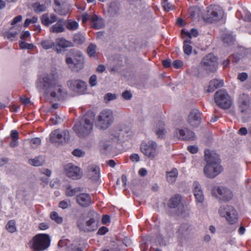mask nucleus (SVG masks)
<instances>
[{
    "label": "nucleus",
    "mask_w": 251,
    "mask_h": 251,
    "mask_svg": "<svg viewBox=\"0 0 251 251\" xmlns=\"http://www.w3.org/2000/svg\"><path fill=\"white\" fill-rule=\"evenodd\" d=\"M214 167L215 166L213 165H210L207 171L205 170V166L204 167L203 169L204 174L207 177L214 178L222 172V168L221 166H220V169H219L218 172H215L214 169Z\"/></svg>",
    "instance_id": "nucleus-29"
},
{
    "label": "nucleus",
    "mask_w": 251,
    "mask_h": 251,
    "mask_svg": "<svg viewBox=\"0 0 251 251\" xmlns=\"http://www.w3.org/2000/svg\"><path fill=\"white\" fill-rule=\"evenodd\" d=\"M54 11L60 15L65 16L68 14L69 10L67 5L62 3V5L60 7H55Z\"/></svg>",
    "instance_id": "nucleus-35"
},
{
    "label": "nucleus",
    "mask_w": 251,
    "mask_h": 251,
    "mask_svg": "<svg viewBox=\"0 0 251 251\" xmlns=\"http://www.w3.org/2000/svg\"><path fill=\"white\" fill-rule=\"evenodd\" d=\"M72 154L75 156L77 157H81L83 156L84 153L80 150L79 149H75L74 150Z\"/></svg>",
    "instance_id": "nucleus-60"
},
{
    "label": "nucleus",
    "mask_w": 251,
    "mask_h": 251,
    "mask_svg": "<svg viewBox=\"0 0 251 251\" xmlns=\"http://www.w3.org/2000/svg\"><path fill=\"white\" fill-rule=\"evenodd\" d=\"M205 153V161L207 164L205 166V170L207 171L208 168L210 165H213L215 166L214 167L216 172H218L220 169L221 161L219 158V155L213 151H210L208 150H206L204 151Z\"/></svg>",
    "instance_id": "nucleus-8"
},
{
    "label": "nucleus",
    "mask_w": 251,
    "mask_h": 251,
    "mask_svg": "<svg viewBox=\"0 0 251 251\" xmlns=\"http://www.w3.org/2000/svg\"><path fill=\"white\" fill-rule=\"evenodd\" d=\"M97 46L94 43H90L87 49V53L90 57H96L97 55Z\"/></svg>",
    "instance_id": "nucleus-37"
},
{
    "label": "nucleus",
    "mask_w": 251,
    "mask_h": 251,
    "mask_svg": "<svg viewBox=\"0 0 251 251\" xmlns=\"http://www.w3.org/2000/svg\"><path fill=\"white\" fill-rule=\"evenodd\" d=\"M70 205L71 203L69 201H62L59 202V207L63 209H65L70 206Z\"/></svg>",
    "instance_id": "nucleus-55"
},
{
    "label": "nucleus",
    "mask_w": 251,
    "mask_h": 251,
    "mask_svg": "<svg viewBox=\"0 0 251 251\" xmlns=\"http://www.w3.org/2000/svg\"><path fill=\"white\" fill-rule=\"evenodd\" d=\"M78 27V24L75 21L68 22L66 25V28L70 30H76Z\"/></svg>",
    "instance_id": "nucleus-48"
},
{
    "label": "nucleus",
    "mask_w": 251,
    "mask_h": 251,
    "mask_svg": "<svg viewBox=\"0 0 251 251\" xmlns=\"http://www.w3.org/2000/svg\"><path fill=\"white\" fill-rule=\"evenodd\" d=\"M215 190L220 196V199L224 201H228L232 198L231 191L226 187L219 186L216 188Z\"/></svg>",
    "instance_id": "nucleus-22"
},
{
    "label": "nucleus",
    "mask_w": 251,
    "mask_h": 251,
    "mask_svg": "<svg viewBox=\"0 0 251 251\" xmlns=\"http://www.w3.org/2000/svg\"><path fill=\"white\" fill-rule=\"evenodd\" d=\"M142 152L150 159H153L157 154V144L152 140L143 142L140 146Z\"/></svg>",
    "instance_id": "nucleus-9"
},
{
    "label": "nucleus",
    "mask_w": 251,
    "mask_h": 251,
    "mask_svg": "<svg viewBox=\"0 0 251 251\" xmlns=\"http://www.w3.org/2000/svg\"><path fill=\"white\" fill-rule=\"evenodd\" d=\"M75 67L77 69V72L83 68L84 58L82 54L78 52L74 59Z\"/></svg>",
    "instance_id": "nucleus-30"
},
{
    "label": "nucleus",
    "mask_w": 251,
    "mask_h": 251,
    "mask_svg": "<svg viewBox=\"0 0 251 251\" xmlns=\"http://www.w3.org/2000/svg\"><path fill=\"white\" fill-rule=\"evenodd\" d=\"M97 76L95 75H92L89 79V84L93 87L97 84Z\"/></svg>",
    "instance_id": "nucleus-59"
},
{
    "label": "nucleus",
    "mask_w": 251,
    "mask_h": 251,
    "mask_svg": "<svg viewBox=\"0 0 251 251\" xmlns=\"http://www.w3.org/2000/svg\"><path fill=\"white\" fill-rule=\"evenodd\" d=\"M218 213L220 217L225 218L229 224H236L238 219V214L236 210L231 205L224 204L218 209Z\"/></svg>",
    "instance_id": "nucleus-5"
},
{
    "label": "nucleus",
    "mask_w": 251,
    "mask_h": 251,
    "mask_svg": "<svg viewBox=\"0 0 251 251\" xmlns=\"http://www.w3.org/2000/svg\"><path fill=\"white\" fill-rule=\"evenodd\" d=\"M64 24L57 22L50 28V31L52 33H59L65 31Z\"/></svg>",
    "instance_id": "nucleus-36"
},
{
    "label": "nucleus",
    "mask_w": 251,
    "mask_h": 251,
    "mask_svg": "<svg viewBox=\"0 0 251 251\" xmlns=\"http://www.w3.org/2000/svg\"><path fill=\"white\" fill-rule=\"evenodd\" d=\"M88 176L89 179L97 181L100 178V171L99 167L91 166L88 167Z\"/></svg>",
    "instance_id": "nucleus-26"
},
{
    "label": "nucleus",
    "mask_w": 251,
    "mask_h": 251,
    "mask_svg": "<svg viewBox=\"0 0 251 251\" xmlns=\"http://www.w3.org/2000/svg\"><path fill=\"white\" fill-rule=\"evenodd\" d=\"M45 162V158L43 156L39 155L35 157L34 158L29 159L28 162L29 164L38 167L43 165Z\"/></svg>",
    "instance_id": "nucleus-32"
},
{
    "label": "nucleus",
    "mask_w": 251,
    "mask_h": 251,
    "mask_svg": "<svg viewBox=\"0 0 251 251\" xmlns=\"http://www.w3.org/2000/svg\"><path fill=\"white\" fill-rule=\"evenodd\" d=\"M37 20L38 18L36 16H34L32 19H26L24 23V25L25 27H26L30 23H36Z\"/></svg>",
    "instance_id": "nucleus-53"
},
{
    "label": "nucleus",
    "mask_w": 251,
    "mask_h": 251,
    "mask_svg": "<svg viewBox=\"0 0 251 251\" xmlns=\"http://www.w3.org/2000/svg\"><path fill=\"white\" fill-rule=\"evenodd\" d=\"M155 240L156 242L161 246H165L167 245L169 242V239L168 238L164 239L162 235L161 234H158Z\"/></svg>",
    "instance_id": "nucleus-43"
},
{
    "label": "nucleus",
    "mask_w": 251,
    "mask_h": 251,
    "mask_svg": "<svg viewBox=\"0 0 251 251\" xmlns=\"http://www.w3.org/2000/svg\"><path fill=\"white\" fill-rule=\"evenodd\" d=\"M116 98V95L111 93H108L106 94L104 96V100L106 102H108L111 100H114Z\"/></svg>",
    "instance_id": "nucleus-51"
},
{
    "label": "nucleus",
    "mask_w": 251,
    "mask_h": 251,
    "mask_svg": "<svg viewBox=\"0 0 251 251\" xmlns=\"http://www.w3.org/2000/svg\"><path fill=\"white\" fill-rule=\"evenodd\" d=\"M178 176V172L176 169L173 168L170 172L167 173L166 177L167 181L170 183L175 182Z\"/></svg>",
    "instance_id": "nucleus-34"
},
{
    "label": "nucleus",
    "mask_w": 251,
    "mask_h": 251,
    "mask_svg": "<svg viewBox=\"0 0 251 251\" xmlns=\"http://www.w3.org/2000/svg\"><path fill=\"white\" fill-rule=\"evenodd\" d=\"M50 218L57 224H60L63 222V218L59 216L56 212H52L50 215Z\"/></svg>",
    "instance_id": "nucleus-45"
},
{
    "label": "nucleus",
    "mask_w": 251,
    "mask_h": 251,
    "mask_svg": "<svg viewBox=\"0 0 251 251\" xmlns=\"http://www.w3.org/2000/svg\"><path fill=\"white\" fill-rule=\"evenodd\" d=\"M70 138L69 132L67 130L56 129L50 135V141L54 144H64L67 143Z\"/></svg>",
    "instance_id": "nucleus-7"
},
{
    "label": "nucleus",
    "mask_w": 251,
    "mask_h": 251,
    "mask_svg": "<svg viewBox=\"0 0 251 251\" xmlns=\"http://www.w3.org/2000/svg\"><path fill=\"white\" fill-rule=\"evenodd\" d=\"M66 173L67 176L73 179H78L82 175V173L80 168L71 163L66 166Z\"/></svg>",
    "instance_id": "nucleus-16"
},
{
    "label": "nucleus",
    "mask_w": 251,
    "mask_h": 251,
    "mask_svg": "<svg viewBox=\"0 0 251 251\" xmlns=\"http://www.w3.org/2000/svg\"><path fill=\"white\" fill-rule=\"evenodd\" d=\"M53 91L50 93V97L53 100H61L65 99L68 94L67 91L58 84L53 89Z\"/></svg>",
    "instance_id": "nucleus-17"
},
{
    "label": "nucleus",
    "mask_w": 251,
    "mask_h": 251,
    "mask_svg": "<svg viewBox=\"0 0 251 251\" xmlns=\"http://www.w3.org/2000/svg\"><path fill=\"white\" fill-rule=\"evenodd\" d=\"M201 113L197 109H193L188 116V122L193 127H197L201 123Z\"/></svg>",
    "instance_id": "nucleus-19"
},
{
    "label": "nucleus",
    "mask_w": 251,
    "mask_h": 251,
    "mask_svg": "<svg viewBox=\"0 0 251 251\" xmlns=\"http://www.w3.org/2000/svg\"><path fill=\"white\" fill-rule=\"evenodd\" d=\"M216 104L223 109H228L232 104V100L228 93L224 90H219L215 94Z\"/></svg>",
    "instance_id": "nucleus-6"
},
{
    "label": "nucleus",
    "mask_w": 251,
    "mask_h": 251,
    "mask_svg": "<svg viewBox=\"0 0 251 251\" xmlns=\"http://www.w3.org/2000/svg\"><path fill=\"white\" fill-rule=\"evenodd\" d=\"M83 191V189L81 187L73 188L71 186L67 187L66 190V194L68 197H73L77 193Z\"/></svg>",
    "instance_id": "nucleus-38"
},
{
    "label": "nucleus",
    "mask_w": 251,
    "mask_h": 251,
    "mask_svg": "<svg viewBox=\"0 0 251 251\" xmlns=\"http://www.w3.org/2000/svg\"><path fill=\"white\" fill-rule=\"evenodd\" d=\"M73 44L78 46L83 44L86 41L84 34L80 32L75 34L73 37Z\"/></svg>",
    "instance_id": "nucleus-31"
},
{
    "label": "nucleus",
    "mask_w": 251,
    "mask_h": 251,
    "mask_svg": "<svg viewBox=\"0 0 251 251\" xmlns=\"http://www.w3.org/2000/svg\"><path fill=\"white\" fill-rule=\"evenodd\" d=\"M93 120L85 115L75 123L73 129L79 137L84 138L90 135L93 129Z\"/></svg>",
    "instance_id": "nucleus-1"
},
{
    "label": "nucleus",
    "mask_w": 251,
    "mask_h": 251,
    "mask_svg": "<svg viewBox=\"0 0 251 251\" xmlns=\"http://www.w3.org/2000/svg\"><path fill=\"white\" fill-rule=\"evenodd\" d=\"M248 77V75L246 73H240L238 75V79H239L241 81H245Z\"/></svg>",
    "instance_id": "nucleus-62"
},
{
    "label": "nucleus",
    "mask_w": 251,
    "mask_h": 251,
    "mask_svg": "<svg viewBox=\"0 0 251 251\" xmlns=\"http://www.w3.org/2000/svg\"><path fill=\"white\" fill-rule=\"evenodd\" d=\"M181 197L179 195H176L172 197L169 202V206L172 208L178 207L179 209L178 214H180L183 212V206L181 204Z\"/></svg>",
    "instance_id": "nucleus-23"
},
{
    "label": "nucleus",
    "mask_w": 251,
    "mask_h": 251,
    "mask_svg": "<svg viewBox=\"0 0 251 251\" xmlns=\"http://www.w3.org/2000/svg\"><path fill=\"white\" fill-rule=\"evenodd\" d=\"M207 18L210 22H217L223 16L224 12L221 7L217 5H211L207 8Z\"/></svg>",
    "instance_id": "nucleus-13"
},
{
    "label": "nucleus",
    "mask_w": 251,
    "mask_h": 251,
    "mask_svg": "<svg viewBox=\"0 0 251 251\" xmlns=\"http://www.w3.org/2000/svg\"><path fill=\"white\" fill-rule=\"evenodd\" d=\"M224 81L223 80H219L217 79H213L210 81L208 89L206 90V92L208 93L212 92L216 89L222 87Z\"/></svg>",
    "instance_id": "nucleus-28"
},
{
    "label": "nucleus",
    "mask_w": 251,
    "mask_h": 251,
    "mask_svg": "<svg viewBox=\"0 0 251 251\" xmlns=\"http://www.w3.org/2000/svg\"><path fill=\"white\" fill-rule=\"evenodd\" d=\"M164 126V124L161 121H159L156 125V128L155 132L158 138H162L165 134L166 131Z\"/></svg>",
    "instance_id": "nucleus-33"
},
{
    "label": "nucleus",
    "mask_w": 251,
    "mask_h": 251,
    "mask_svg": "<svg viewBox=\"0 0 251 251\" xmlns=\"http://www.w3.org/2000/svg\"><path fill=\"white\" fill-rule=\"evenodd\" d=\"M122 97L126 100H129L132 98V94L129 91L126 90L122 93Z\"/></svg>",
    "instance_id": "nucleus-58"
},
{
    "label": "nucleus",
    "mask_w": 251,
    "mask_h": 251,
    "mask_svg": "<svg viewBox=\"0 0 251 251\" xmlns=\"http://www.w3.org/2000/svg\"><path fill=\"white\" fill-rule=\"evenodd\" d=\"M68 251H83V250L79 247L71 245L68 248Z\"/></svg>",
    "instance_id": "nucleus-64"
},
{
    "label": "nucleus",
    "mask_w": 251,
    "mask_h": 251,
    "mask_svg": "<svg viewBox=\"0 0 251 251\" xmlns=\"http://www.w3.org/2000/svg\"><path fill=\"white\" fill-rule=\"evenodd\" d=\"M234 41V37L230 34H226L223 38V41L225 43H226L227 45H230Z\"/></svg>",
    "instance_id": "nucleus-49"
},
{
    "label": "nucleus",
    "mask_w": 251,
    "mask_h": 251,
    "mask_svg": "<svg viewBox=\"0 0 251 251\" xmlns=\"http://www.w3.org/2000/svg\"><path fill=\"white\" fill-rule=\"evenodd\" d=\"M175 68L178 69L180 68L183 65V62L179 60H176L172 64Z\"/></svg>",
    "instance_id": "nucleus-61"
},
{
    "label": "nucleus",
    "mask_w": 251,
    "mask_h": 251,
    "mask_svg": "<svg viewBox=\"0 0 251 251\" xmlns=\"http://www.w3.org/2000/svg\"><path fill=\"white\" fill-rule=\"evenodd\" d=\"M55 50L57 53H60L63 50L69 47H74L73 43L64 38H58L55 41Z\"/></svg>",
    "instance_id": "nucleus-21"
},
{
    "label": "nucleus",
    "mask_w": 251,
    "mask_h": 251,
    "mask_svg": "<svg viewBox=\"0 0 251 251\" xmlns=\"http://www.w3.org/2000/svg\"><path fill=\"white\" fill-rule=\"evenodd\" d=\"M192 226L187 223L181 225L178 229V236L180 238L186 237L192 230Z\"/></svg>",
    "instance_id": "nucleus-25"
},
{
    "label": "nucleus",
    "mask_w": 251,
    "mask_h": 251,
    "mask_svg": "<svg viewBox=\"0 0 251 251\" xmlns=\"http://www.w3.org/2000/svg\"><path fill=\"white\" fill-rule=\"evenodd\" d=\"M19 45L20 48L22 49L31 50L34 47V45L32 44H28L24 41H20Z\"/></svg>",
    "instance_id": "nucleus-50"
},
{
    "label": "nucleus",
    "mask_w": 251,
    "mask_h": 251,
    "mask_svg": "<svg viewBox=\"0 0 251 251\" xmlns=\"http://www.w3.org/2000/svg\"><path fill=\"white\" fill-rule=\"evenodd\" d=\"M50 238L47 234H38L30 242L31 248L35 251H43L50 246Z\"/></svg>",
    "instance_id": "nucleus-4"
},
{
    "label": "nucleus",
    "mask_w": 251,
    "mask_h": 251,
    "mask_svg": "<svg viewBox=\"0 0 251 251\" xmlns=\"http://www.w3.org/2000/svg\"><path fill=\"white\" fill-rule=\"evenodd\" d=\"M163 6L164 9L166 11H169L173 9V5L171 3L167 1V0H165L163 3Z\"/></svg>",
    "instance_id": "nucleus-57"
},
{
    "label": "nucleus",
    "mask_w": 251,
    "mask_h": 251,
    "mask_svg": "<svg viewBox=\"0 0 251 251\" xmlns=\"http://www.w3.org/2000/svg\"><path fill=\"white\" fill-rule=\"evenodd\" d=\"M65 61L70 69H71L73 71L77 72V69H76L75 67L74 59L71 57H68L66 58Z\"/></svg>",
    "instance_id": "nucleus-46"
},
{
    "label": "nucleus",
    "mask_w": 251,
    "mask_h": 251,
    "mask_svg": "<svg viewBox=\"0 0 251 251\" xmlns=\"http://www.w3.org/2000/svg\"><path fill=\"white\" fill-rule=\"evenodd\" d=\"M19 31H14L13 27L5 33V36L11 41H14L18 35Z\"/></svg>",
    "instance_id": "nucleus-41"
},
{
    "label": "nucleus",
    "mask_w": 251,
    "mask_h": 251,
    "mask_svg": "<svg viewBox=\"0 0 251 251\" xmlns=\"http://www.w3.org/2000/svg\"><path fill=\"white\" fill-rule=\"evenodd\" d=\"M201 65L206 71L214 72L218 67L217 57L212 53H209L202 58Z\"/></svg>",
    "instance_id": "nucleus-11"
},
{
    "label": "nucleus",
    "mask_w": 251,
    "mask_h": 251,
    "mask_svg": "<svg viewBox=\"0 0 251 251\" xmlns=\"http://www.w3.org/2000/svg\"><path fill=\"white\" fill-rule=\"evenodd\" d=\"M32 7L36 13L44 12L47 9V6L45 4H41L39 2H36L33 4Z\"/></svg>",
    "instance_id": "nucleus-39"
},
{
    "label": "nucleus",
    "mask_w": 251,
    "mask_h": 251,
    "mask_svg": "<svg viewBox=\"0 0 251 251\" xmlns=\"http://www.w3.org/2000/svg\"><path fill=\"white\" fill-rule=\"evenodd\" d=\"M41 44L42 47L45 50H48L53 47L55 48V42L51 40H47L43 41Z\"/></svg>",
    "instance_id": "nucleus-40"
},
{
    "label": "nucleus",
    "mask_w": 251,
    "mask_h": 251,
    "mask_svg": "<svg viewBox=\"0 0 251 251\" xmlns=\"http://www.w3.org/2000/svg\"><path fill=\"white\" fill-rule=\"evenodd\" d=\"M6 228L10 233L15 232L16 231L15 220H10L6 225Z\"/></svg>",
    "instance_id": "nucleus-42"
},
{
    "label": "nucleus",
    "mask_w": 251,
    "mask_h": 251,
    "mask_svg": "<svg viewBox=\"0 0 251 251\" xmlns=\"http://www.w3.org/2000/svg\"><path fill=\"white\" fill-rule=\"evenodd\" d=\"M68 85L72 91L79 94H83L87 87L86 82L80 79H71L68 81Z\"/></svg>",
    "instance_id": "nucleus-14"
},
{
    "label": "nucleus",
    "mask_w": 251,
    "mask_h": 251,
    "mask_svg": "<svg viewBox=\"0 0 251 251\" xmlns=\"http://www.w3.org/2000/svg\"><path fill=\"white\" fill-rule=\"evenodd\" d=\"M132 132L128 127L121 126L119 127L118 132L115 135L114 139L112 138V141H106L101 143V149L104 151H110L114 143L118 141L122 140L125 137L131 135Z\"/></svg>",
    "instance_id": "nucleus-3"
},
{
    "label": "nucleus",
    "mask_w": 251,
    "mask_h": 251,
    "mask_svg": "<svg viewBox=\"0 0 251 251\" xmlns=\"http://www.w3.org/2000/svg\"><path fill=\"white\" fill-rule=\"evenodd\" d=\"M91 22L92 23V27L96 29L101 28L104 25L103 19L96 15L91 16Z\"/></svg>",
    "instance_id": "nucleus-27"
},
{
    "label": "nucleus",
    "mask_w": 251,
    "mask_h": 251,
    "mask_svg": "<svg viewBox=\"0 0 251 251\" xmlns=\"http://www.w3.org/2000/svg\"><path fill=\"white\" fill-rule=\"evenodd\" d=\"M250 99L248 96L243 94L240 97L238 109L242 115H248L250 113Z\"/></svg>",
    "instance_id": "nucleus-15"
},
{
    "label": "nucleus",
    "mask_w": 251,
    "mask_h": 251,
    "mask_svg": "<svg viewBox=\"0 0 251 251\" xmlns=\"http://www.w3.org/2000/svg\"><path fill=\"white\" fill-rule=\"evenodd\" d=\"M88 216H92V217L86 222L85 223L78 220L77 222V226L79 229L84 232H90L95 230L96 229L95 226L96 220L95 217L98 216V214L94 210H90L88 213Z\"/></svg>",
    "instance_id": "nucleus-10"
},
{
    "label": "nucleus",
    "mask_w": 251,
    "mask_h": 251,
    "mask_svg": "<svg viewBox=\"0 0 251 251\" xmlns=\"http://www.w3.org/2000/svg\"><path fill=\"white\" fill-rule=\"evenodd\" d=\"M193 187L196 202L202 203L204 200V196L200 184L197 181H195L193 183Z\"/></svg>",
    "instance_id": "nucleus-24"
},
{
    "label": "nucleus",
    "mask_w": 251,
    "mask_h": 251,
    "mask_svg": "<svg viewBox=\"0 0 251 251\" xmlns=\"http://www.w3.org/2000/svg\"><path fill=\"white\" fill-rule=\"evenodd\" d=\"M41 139L38 137L32 138L30 141V146L32 148H37L41 145Z\"/></svg>",
    "instance_id": "nucleus-47"
},
{
    "label": "nucleus",
    "mask_w": 251,
    "mask_h": 251,
    "mask_svg": "<svg viewBox=\"0 0 251 251\" xmlns=\"http://www.w3.org/2000/svg\"><path fill=\"white\" fill-rule=\"evenodd\" d=\"M184 52L188 55L191 54L192 51V47L190 45L183 44V47Z\"/></svg>",
    "instance_id": "nucleus-54"
},
{
    "label": "nucleus",
    "mask_w": 251,
    "mask_h": 251,
    "mask_svg": "<svg viewBox=\"0 0 251 251\" xmlns=\"http://www.w3.org/2000/svg\"><path fill=\"white\" fill-rule=\"evenodd\" d=\"M174 135L179 139L181 140H194L195 139V133L191 130L187 129H176Z\"/></svg>",
    "instance_id": "nucleus-18"
},
{
    "label": "nucleus",
    "mask_w": 251,
    "mask_h": 251,
    "mask_svg": "<svg viewBox=\"0 0 251 251\" xmlns=\"http://www.w3.org/2000/svg\"><path fill=\"white\" fill-rule=\"evenodd\" d=\"M42 23L45 25H49L51 24L50 17L48 14H44L42 16L41 18Z\"/></svg>",
    "instance_id": "nucleus-52"
},
{
    "label": "nucleus",
    "mask_w": 251,
    "mask_h": 251,
    "mask_svg": "<svg viewBox=\"0 0 251 251\" xmlns=\"http://www.w3.org/2000/svg\"><path fill=\"white\" fill-rule=\"evenodd\" d=\"M75 200L76 203L83 207H88L93 203L91 196L87 193H82L77 195Z\"/></svg>",
    "instance_id": "nucleus-20"
},
{
    "label": "nucleus",
    "mask_w": 251,
    "mask_h": 251,
    "mask_svg": "<svg viewBox=\"0 0 251 251\" xmlns=\"http://www.w3.org/2000/svg\"><path fill=\"white\" fill-rule=\"evenodd\" d=\"M181 33L183 36H187L189 38H191L192 37H196L198 35V31L195 28H192L190 32L185 31L184 29L182 30Z\"/></svg>",
    "instance_id": "nucleus-44"
},
{
    "label": "nucleus",
    "mask_w": 251,
    "mask_h": 251,
    "mask_svg": "<svg viewBox=\"0 0 251 251\" xmlns=\"http://www.w3.org/2000/svg\"><path fill=\"white\" fill-rule=\"evenodd\" d=\"M50 121L51 122L52 124L53 125H57L60 123L61 121V118L57 115H54L50 120Z\"/></svg>",
    "instance_id": "nucleus-56"
},
{
    "label": "nucleus",
    "mask_w": 251,
    "mask_h": 251,
    "mask_svg": "<svg viewBox=\"0 0 251 251\" xmlns=\"http://www.w3.org/2000/svg\"><path fill=\"white\" fill-rule=\"evenodd\" d=\"M91 16L87 13H85L82 15V22L83 24L86 23L88 20H91Z\"/></svg>",
    "instance_id": "nucleus-63"
},
{
    "label": "nucleus",
    "mask_w": 251,
    "mask_h": 251,
    "mask_svg": "<svg viewBox=\"0 0 251 251\" xmlns=\"http://www.w3.org/2000/svg\"><path fill=\"white\" fill-rule=\"evenodd\" d=\"M98 119L101 127L106 129L113 122V112L110 109H104L100 113Z\"/></svg>",
    "instance_id": "nucleus-12"
},
{
    "label": "nucleus",
    "mask_w": 251,
    "mask_h": 251,
    "mask_svg": "<svg viewBox=\"0 0 251 251\" xmlns=\"http://www.w3.org/2000/svg\"><path fill=\"white\" fill-rule=\"evenodd\" d=\"M58 84L57 76L54 73H50L40 78L36 83V87L39 91L48 93Z\"/></svg>",
    "instance_id": "nucleus-2"
}]
</instances>
